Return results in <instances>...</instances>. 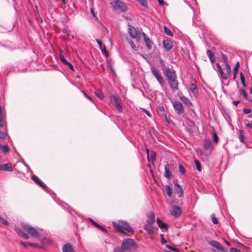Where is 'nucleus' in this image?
<instances>
[{"label":"nucleus","instance_id":"nucleus-1","mask_svg":"<svg viewBox=\"0 0 252 252\" xmlns=\"http://www.w3.org/2000/svg\"><path fill=\"white\" fill-rule=\"evenodd\" d=\"M164 76L167 78L170 87L173 90L178 89V83L176 80L175 71L172 68L167 66L166 70L163 71Z\"/></svg>","mask_w":252,"mask_h":252},{"label":"nucleus","instance_id":"nucleus-2","mask_svg":"<svg viewBox=\"0 0 252 252\" xmlns=\"http://www.w3.org/2000/svg\"><path fill=\"white\" fill-rule=\"evenodd\" d=\"M113 226L117 231H119L122 234H126L124 230L127 231L128 232L133 233L134 231L133 228L130 226L129 223L125 221L120 220L118 222L115 221L113 222Z\"/></svg>","mask_w":252,"mask_h":252},{"label":"nucleus","instance_id":"nucleus-3","mask_svg":"<svg viewBox=\"0 0 252 252\" xmlns=\"http://www.w3.org/2000/svg\"><path fill=\"white\" fill-rule=\"evenodd\" d=\"M109 100L113 106L119 113L123 112V107L121 103V98L120 96L111 94L109 96Z\"/></svg>","mask_w":252,"mask_h":252},{"label":"nucleus","instance_id":"nucleus-4","mask_svg":"<svg viewBox=\"0 0 252 252\" xmlns=\"http://www.w3.org/2000/svg\"><path fill=\"white\" fill-rule=\"evenodd\" d=\"M121 246L125 250L130 251L138 248L137 243L132 239H124L122 242Z\"/></svg>","mask_w":252,"mask_h":252},{"label":"nucleus","instance_id":"nucleus-5","mask_svg":"<svg viewBox=\"0 0 252 252\" xmlns=\"http://www.w3.org/2000/svg\"><path fill=\"white\" fill-rule=\"evenodd\" d=\"M22 227L23 229L28 233L31 236L34 238H38L40 236V233L38 232V230H42V229H35L34 227L32 226L27 224L26 223H22Z\"/></svg>","mask_w":252,"mask_h":252},{"label":"nucleus","instance_id":"nucleus-6","mask_svg":"<svg viewBox=\"0 0 252 252\" xmlns=\"http://www.w3.org/2000/svg\"><path fill=\"white\" fill-rule=\"evenodd\" d=\"M112 7L116 10H118L121 12H125L127 10V6L120 0H116L111 2Z\"/></svg>","mask_w":252,"mask_h":252},{"label":"nucleus","instance_id":"nucleus-7","mask_svg":"<svg viewBox=\"0 0 252 252\" xmlns=\"http://www.w3.org/2000/svg\"><path fill=\"white\" fill-rule=\"evenodd\" d=\"M151 71L153 75L156 77L157 81L160 84V86L163 87L164 81L163 77L161 76L159 70L156 68L155 67L152 66L151 68Z\"/></svg>","mask_w":252,"mask_h":252},{"label":"nucleus","instance_id":"nucleus-8","mask_svg":"<svg viewBox=\"0 0 252 252\" xmlns=\"http://www.w3.org/2000/svg\"><path fill=\"white\" fill-rule=\"evenodd\" d=\"M173 106L178 115H180L184 113V107L180 102L178 101H175L173 104Z\"/></svg>","mask_w":252,"mask_h":252},{"label":"nucleus","instance_id":"nucleus-9","mask_svg":"<svg viewBox=\"0 0 252 252\" xmlns=\"http://www.w3.org/2000/svg\"><path fill=\"white\" fill-rule=\"evenodd\" d=\"M144 228L145 230L149 235H152L158 230V228L154 227L153 224L146 223L144 225Z\"/></svg>","mask_w":252,"mask_h":252},{"label":"nucleus","instance_id":"nucleus-10","mask_svg":"<svg viewBox=\"0 0 252 252\" xmlns=\"http://www.w3.org/2000/svg\"><path fill=\"white\" fill-rule=\"evenodd\" d=\"M210 244L212 247L216 248L217 250L222 252H225L226 251V249L223 248L222 245L218 242V241L212 240L210 242Z\"/></svg>","mask_w":252,"mask_h":252},{"label":"nucleus","instance_id":"nucleus-11","mask_svg":"<svg viewBox=\"0 0 252 252\" xmlns=\"http://www.w3.org/2000/svg\"><path fill=\"white\" fill-rule=\"evenodd\" d=\"M59 58L62 63H63V64L67 65L70 70H71L73 71H74L73 66L72 65V64L70 62H68L65 59L64 56L63 55V54L62 53H60L59 54Z\"/></svg>","mask_w":252,"mask_h":252},{"label":"nucleus","instance_id":"nucleus-12","mask_svg":"<svg viewBox=\"0 0 252 252\" xmlns=\"http://www.w3.org/2000/svg\"><path fill=\"white\" fill-rule=\"evenodd\" d=\"M163 45L166 51L170 50L173 46L172 41L169 39H166L163 41Z\"/></svg>","mask_w":252,"mask_h":252},{"label":"nucleus","instance_id":"nucleus-13","mask_svg":"<svg viewBox=\"0 0 252 252\" xmlns=\"http://www.w3.org/2000/svg\"><path fill=\"white\" fill-rule=\"evenodd\" d=\"M157 223L158 226L161 229L163 232H165L168 229L167 225L164 223L159 218L157 219Z\"/></svg>","mask_w":252,"mask_h":252},{"label":"nucleus","instance_id":"nucleus-14","mask_svg":"<svg viewBox=\"0 0 252 252\" xmlns=\"http://www.w3.org/2000/svg\"><path fill=\"white\" fill-rule=\"evenodd\" d=\"M13 168L10 163L0 164V171L12 172Z\"/></svg>","mask_w":252,"mask_h":252},{"label":"nucleus","instance_id":"nucleus-15","mask_svg":"<svg viewBox=\"0 0 252 252\" xmlns=\"http://www.w3.org/2000/svg\"><path fill=\"white\" fill-rule=\"evenodd\" d=\"M14 231L20 237L23 238L28 240L29 239V236L28 234H26L22 229L17 226L14 227Z\"/></svg>","mask_w":252,"mask_h":252},{"label":"nucleus","instance_id":"nucleus-16","mask_svg":"<svg viewBox=\"0 0 252 252\" xmlns=\"http://www.w3.org/2000/svg\"><path fill=\"white\" fill-rule=\"evenodd\" d=\"M128 32L129 36L132 38H135L137 35V32L136 29L135 28V27L132 26L130 25H128Z\"/></svg>","mask_w":252,"mask_h":252},{"label":"nucleus","instance_id":"nucleus-17","mask_svg":"<svg viewBox=\"0 0 252 252\" xmlns=\"http://www.w3.org/2000/svg\"><path fill=\"white\" fill-rule=\"evenodd\" d=\"M174 184L175 186V190L178 193V197H181L183 195V189L182 187L178 184L177 181H174Z\"/></svg>","mask_w":252,"mask_h":252},{"label":"nucleus","instance_id":"nucleus-18","mask_svg":"<svg viewBox=\"0 0 252 252\" xmlns=\"http://www.w3.org/2000/svg\"><path fill=\"white\" fill-rule=\"evenodd\" d=\"M181 209L180 207L175 205L172 207L171 214L175 217H179L181 214Z\"/></svg>","mask_w":252,"mask_h":252},{"label":"nucleus","instance_id":"nucleus-19","mask_svg":"<svg viewBox=\"0 0 252 252\" xmlns=\"http://www.w3.org/2000/svg\"><path fill=\"white\" fill-rule=\"evenodd\" d=\"M88 220L97 228L98 229L101 230L105 233H107L108 231L107 230L101 226L100 224H99L98 223L95 222L94 220L92 219L91 218H88Z\"/></svg>","mask_w":252,"mask_h":252},{"label":"nucleus","instance_id":"nucleus-20","mask_svg":"<svg viewBox=\"0 0 252 252\" xmlns=\"http://www.w3.org/2000/svg\"><path fill=\"white\" fill-rule=\"evenodd\" d=\"M95 41L98 43L99 48H100V50L101 51L102 54H104L107 57H108L109 54L106 49L105 46L104 45L102 44V43L100 40L96 39Z\"/></svg>","mask_w":252,"mask_h":252},{"label":"nucleus","instance_id":"nucleus-21","mask_svg":"<svg viewBox=\"0 0 252 252\" xmlns=\"http://www.w3.org/2000/svg\"><path fill=\"white\" fill-rule=\"evenodd\" d=\"M142 35L143 36L147 47L149 49H151L152 48V45L153 44V42L144 32H142Z\"/></svg>","mask_w":252,"mask_h":252},{"label":"nucleus","instance_id":"nucleus-22","mask_svg":"<svg viewBox=\"0 0 252 252\" xmlns=\"http://www.w3.org/2000/svg\"><path fill=\"white\" fill-rule=\"evenodd\" d=\"M63 252H74V249L71 244L67 243L63 245Z\"/></svg>","mask_w":252,"mask_h":252},{"label":"nucleus","instance_id":"nucleus-23","mask_svg":"<svg viewBox=\"0 0 252 252\" xmlns=\"http://www.w3.org/2000/svg\"><path fill=\"white\" fill-rule=\"evenodd\" d=\"M32 179L36 184L38 185L41 188L43 189H45L46 188V185L36 175H33Z\"/></svg>","mask_w":252,"mask_h":252},{"label":"nucleus","instance_id":"nucleus-24","mask_svg":"<svg viewBox=\"0 0 252 252\" xmlns=\"http://www.w3.org/2000/svg\"><path fill=\"white\" fill-rule=\"evenodd\" d=\"M212 141L210 138H206L203 143V148L205 150H208L211 147Z\"/></svg>","mask_w":252,"mask_h":252},{"label":"nucleus","instance_id":"nucleus-25","mask_svg":"<svg viewBox=\"0 0 252 252\" xmlns=\"http://www.w3.org/2000/svg\"><path fill=\"white\" fill-rule=\"evenodd\" d=\"M155 222V214L153 212H151L148 217V219L147 220V223L150 224H153Z\"/></svg>","mask_w":252,"mask_h":252},{"label":"nucleus","instance_id":"nucleus-26","mask_svg":"<svg viewBox=\"0 0 252 252\" xmlns=\"http://www.w3.org/2000/svg\"><path fill=\"white\" fill-rule=\"evenodd\" d=\"M216 67H217L221 78L224 80H226L227 79V77L224 73L220 65V64L219 63H216Z\"/></svg>","mask_w":252,"mask_h":252},{"label":"nucleus","instance_id":"nucleus-27","mask_svg":"<svg viewBox=\"0 0 252 252\" xmlns=\"http://www.w3.org/2000/svg\"><path fill=\"white\" fill-rule=\"evenodd\" d=\"M207 54L208 56L210 61L212 63L215 62V57L214 53L210 50H207Z\"/></svg>","mask_w":252,"mask_h":252},{"label":"nucleus","instance_id":"nucleus-28","mask_svg":"<svg viewBox=\"0 0 252 252\" xmlns=\"http://www.w3.org/2000/svg\"><path fill=\"white\" fill-rule=\"evenodd\" d=\"M180 100L184 104H185L186 105H188L189 106L192 105V103L190 101V100L188 98H187V97H185L184 96L181 97H180Z\"/></svg>","mask_w":252,"mask_h":252},{"label":"nucleus","instance_id":"nucleus-29","mask_svg":"<svg viewBox=\"0 0 252 252\" xmlns=\"http://www.w3.org/2000/svg\"><path fill=\"white\" fill-rule=\"evenodd\" d=\"M0 150L4 153H7L10 151V148L7 145H1L0 144Z\"/></svg>","mask_w":252,"mask_h":252},{"label":"nucleus","instance_id":"nucleus-30","mask_svg":"<svg viewBox=\"0 0 252 252\" xmlns=\"http://www.w3.org/2000/svg\"><path fill=\"white\" fill-rule=\"evenodd\" d=\"M164 169H165V173H164V176L167 178L170 179L171 177L172 176V174L169 170V169L167 167L166 165L164 166Z\"/></svg>","mask_w":252,"mask_h":252},{"label":"nucleus","instance_id":"nucleus-31","mask_svg":"<svg viewBox=\"0 0 252 252\" xmlns=\"http://www.w3.org/2000/svg\"><path fill=\"white\" fill-rule=\"evenodd\" d=\"M40 242L41 244H42V246L44 247L45 245H48L51 243V241L50 239L46 237H44L41 239Z\"/></svg>","mask_w":252,"mask_h":252},{"label":"nucleus","instance_id":"nucleus-32","mask_svg":"<svg viewBox=\"0 0 252 252\" xmlns=\"http://www.w3.org/2000/svg\"><path fill=\"white\" fill-rule=\"evenodd\" d=\"M239 66H240L239 63L238 62H237L236 63V65L234 68V72H233V79L234 80L235 79L236 77L237 76Z\"/></svg>","mask_w":252,"mask_h":252},{"label":"nucleus","instance_id":"nucleus-33","mask_svg":"<svg viewBox=\"0 0 252 252\" xmlns=\"http://www.w3.org/2000/svg\"><path fill=\"white\" fill-rule=\"evenodd\" d=\"M0 222L5 225H9V222L7 220L5 216H0Z\"/></svg>","mask_w":252,"mask_h":252},{"label":"nucleus","instance_id":"nucleus-34","mask_svg":"<svg viewBox=\"0 0 252 252\" xmlns=\"http://www.w3.org/2000/svg\"><path fill=\"white\" fill-rule=\"evenodd\" d=\"M165 188L166 192L167 195L169 197H171L172 195V191L171 188H170V187L169 185H166Z\"/></svg>","mask_w":252,"mask_h":252},{"label":"nucleus","instance_id":"nucleus-35","mask_svg":"<svg viewBox=\"0 0 252 252\" xmlns=\"http://www.w3.org/2000/svg\"><path fill=\"white\" fill-rule=\"evenodd\" d=\"M164 31L166 35L170 36H172L173 35V33L167 27H166V26L164 27Z\"/></svg>","mask_w":252,"mask_h":252},{"label":"nucleus","instance_id":"nucleus-36","mask_svg":"<svg viewBox=\"0 0 252 252\" xmlns=\"http://www.w3.org/2000/svg\"><path fill=\"white\" fill-rule=\"evenodd\" d=\"M95 94L101 100H102L104 98V95L100 91L97 90L95 92Z\"/></svg>","mask_w":252,"mask_h":252},{"label":"nucleus","instance_id":"nucleus-37","mask_svg":"<svg viewBox=\"0 0 252 252\" xmlns=\"http://www.w3.org/2000/svg\"><path fill=\"white\" fill-rule=\"evenodd\" d=\"M190 90L193 93H196L197 92V86L194 83H192L190 85Z\"/></svg>","mask_w":252,"mask_h":252},{"label":"nucleus","instance_id":"nucleus-38","mask_svg":"<svg viewBox=\"0 0 252 252\" xmlns=\"http://www.w3.org/2000/svg\"><path fill=\"white\" fill-rule=\"evenodd\" d=\"M194 163H195V165L196 167V169L198 171H200L201 170L202 167H201V165L200 162L198 160L195 159Z\"/></svg>","mask_w":252,"mask_h":252},{"label":"nucleus","instance_id":"nucleus-39","mask_svg":"<svg viewBox=\"0 0 252 252\" xmlns=\"http://www.w3.org/2000/svg\"><path fill=\"white\" fill-rule=\"evenodd\" d=\"M240 76L241 82V83H242L243 86L244 87H246V83H245V76H244V74L242 72H241L240 74Z\"/></svg>","mask_w":252,"mask_h":252},{"label":"nucleus","instance_id":"nucleus-40","mask_svg":"<svg viewBox=\"0 0 252 252\" xmlns=\"http://www.w3.org/2000/svg\"><path fill=\"white\" fill-rule=\"evenodd\" d=\"M137 1H138L141 6L146 7H147V2L146 0H136Z\"/></svg>","mask_w":252,"mask_h":252},{"label":"nucleus","instance_id":"nucleus-41","mask_svg":"<svg viewBox=\"0 0 252 252\" xmlns=\"http://www.w3.org/2000/svg\"><path fill=\"white\" fill-rule=\"evenodd\" d=\"M28 244L29 246L34 247H35V248H37L38 249H43V246H40L38 244H36V243H28Z\"/></svg>","mask_w":252,"mask_h":252},{"label":"nucleus","instance_id":"nucleus-42","mask_svg":"<svg viewBox=\"0 0 252 252\" xmlns=\"http://www.w3.org/2000/svg\"><path fill=\"white\" fill-rule=\"evenodd\" d=\"M149 158H150V161H151L153 163L156 160V153L155 152L154 153H152L151 154L150 157H149Z\"/></svg>","mask_w":252,"mask_h":252},{"label":"nucleus","instance_id":"nucleus-43","mask_svg":"<svg viewBox=\"0 0 252 252\" xmlns=\"http://www.w3.org/2000/svg\"><path fill=\"white\" fill-rule=\"evenodd\" d=\"M159 63H160V65L161 66L162 71H163L165 70H166V68H167V67H166L165 66V63H164V61H163V60L160 59L159 60Z\"/></svg>","mask_w":252,"mask_h":252},{"label":"nucleus","instance_id":"nucleus-44","mask_svg":"<svg viewBox=\"0 0 252 252\" xmlns=\"http://www.w3.org/2000/svg\"><path fill=\"white\" fill-rule=\"evenodd\" d=\"M54 200L56 202H57L60 206H62L65 209H66L67 207V206H68V205L66 204V203H64V202H61L60 201L59 202H58L57 200H56V198H54Z\"/></svg>","mask_w":252,"mask_h":252},{"label":"nucleus","instance_id":"nucleus-45","mask_svg":"<svg viewBox=\"0 0 252 252\" xmlns=\"http://www.w3.org/2000/svg\"><path fill=\"white\" fill-rule=\"evenodd\" d=\"M211 219L213 223L214 224H218V220L217 218L215 216L214 214H212L211 215Z\"/></svg>","mask_w":252,"mask_h":252},{"label":"nucleus","instance_id":"nucleus-46","mask_svg":"<svg viewBox=\"0 0 252 252\" xmlns=\"http://www.w3.org/2000/svg\"><path fill=\"white\" fill-rule=\"evenodd\" d=\"M124 250H125L124 249L122 248V246H121V247H117L115 248L113 252H124Z\"/></svg>","mask_w":252,"mask_h":252},{"label":"nucleus","instance_id":"nucleus-47","mask_svg":"<svg viewBox=\"0 0 252 252\" xmlns=\"http://www.w3.org/2000/svg\"><path fill=\"white\" fill-rule=\"evenodd\" d=\"M244 122L246 127L252 129V123H249L248 120H245Z\"/></svg>","mask_w":252,"mask_h":252},{"label":"nucleus","instance_id":"nucleus-48","mask_svg":"<svg viewBox=\"0 0 252 252\" xmlns=\"http://www.w3.org/2000/svg\"><path fill=\"white\" fill-rule=\"evenodd\" d=\"M239 134L240 141L242 143H244V137H243V132H242V131L241 130H239Z\"/></svg>","mask_w":252,"mask_h":252},{"label":"nucleus","instance_id":"nucleus-49","mask_svg":"<svg viewBox=\"0 0 252 252\" xmlns=\"http://www.w3.org/2000/svg\"><path fill=\"white\" fill-rule=\"evenodd\" d=\"M179 170L183 174H185L186 173L185 168L182 164L179 165Z\"/></svg>","mask_w":252,"mask_h":252},{"label":"nucleus","instance_id":"nucleus-50","mask_svg":"<svg viewBox=\"0 0 252 252\" xmlns=\"http://www.w3.org/2000/svg\"><path fill=\"white\" fill-rule=\"evenodd\" d=\"M221 57H222V59L223 62L225 64V65L227 64H228V61H227V58L226 56L224 54H222L221 55Z\"/></svg>","mask_w":252,"mask_h":252},{"label":"nucleus","instance_id":"nucleus-51","mask_svg":"<svg viewBox=\"0 0 252 252\" xmlns=\"http://www.w3.org/2000/svg\"><path fill=\"white\" fill-rule=\"evenodd\" d=\"M160 239H161V244L162 245H164L165 243H166V241L164 239V235L163 234H160Z\"/></svg>","mask_w":252,"mask_h":252},{"label":"nucleus","instance_id":"nucleus-52","mask_svg":"<svg viewBox=\"0 0 252 252\" xmlns=\"http://www.w3.org/2000/svg\"><path fill=\"white\" fill-rule=\"evenodd\" d=\"M241 92H242V93L243 94V97L246 99H247L248 98V94H247V92L245 91V90L244 89H242L241 90Z\"/></svg>","mask_w":252,"mask_h":252},{"label":"nucleus","instance_id":"nucleus-53","mask_svg":"<svg viewBox=\"0 0 252 252\" xmlns=\"http://www.w3.org/2000/svg\"><path fill=\"white\" fill-rule=\"evenodd\" d=\"M226 71L228 74H231V67H230V65H229V64H226Z\"/></svg>","mask_w":252,"mask_h":252},{"label":"nucleus","instance_id":"nucleus-54","mask_svg":"<svg viewBox=\"0 0 252 252\" xmlns=\"http://www.w3.org/2000/svg\"><path fill=\"white\" fill-rule=\"evenodd\" d=\"M129 43L130 44L131 47L133 48L134 50L136 51L137 50L136 46L134 44L132 40H130L129 41Z\"/></svg>","mask_w":252,"mask_h":252},{"label":"nucleus","instance_id":"nucleus-55","mask_svg":"<svg viewBox=\"0 0 252 252\" xmlns=\"http://www.w3.org/2000/svg\"><path fill=\"white\" fill-rule=\"evenodd\" d=\"M213 140L216 143H217L219 141V137L215 132L213 133Z\"/></svg>","mask_w":252,"mask_h":252},{"label":"nucleus","instance_id":"nucleus-56","mask_svg":"<svg viewBox=\"0 0 252 252\" xmlns=\"http://www.w3.org/2000/svg\"><path fill=\"white\" fill-rule=\"evenodd\" d=\"M81 92L83 93V94L84 95V96L87 98L89 100H90V101H92V99L91 97H90L86 93V92L84 91V90H82L81 91Z\"/></svg>","mask_w":252,"mask_h":252},{"label":"nucleus","instance_id":"nucleus-57","mask_svg":"<svg viewBox=\"0 0 252 252\" xmlns=\"http://www.w3.org/2000/svg\"><path fill=\"white\" fill-rule=\"evenodd\" d=\"M251 112V110L249 108H244L243 109V112H244V113H245L246 114H248L250 113Z\"/></svg>","mask_w":252,"mask_h":252},{"label":"nucleus","instance_id":"nucleus-58","mask_svg":"<svg viewBox=\"0 0 252 252\" xmlns=\"http://www.w3.org/2000/svg\"><path fill=\"white\" fill-rule=\"evenodd\" d=\"M231 252H241V251L239 249H237L235 248H232L230 249Z\"/></svg>","mask_w":252,"mask_h":252},{"label":"nucleus","instance_id":"nucleus-59","mask_svg":"<svg viewBox=\"0 0 252 252\" xmlns=\"http://www.w3.org/2000/svg\"><path fill=\"white\" fill-rule=\"evenodd\" d=\"M159 4L160 6H163L165 4V2L163 0H158Z\"/></svg>","mask_w":252,"mask_h":252},{"label":"nucleus","instance_id":"nucleus-60","mask_svg":"<svg viewBox=\"0 0 252 252\" xmlns=\"http://www.w3.org/2000/svg\"><path fill=\"white\" fill-rule=\"evenodd\" d=\"M28 242H21L20 243L21 244L24 246V247H27L28 246H29L28 244Z\"/></svg>","mask_w":252,"mask_h":252},{"label":"nucleus","instance_id":"nucleus-61","mask_svg":"<svg viewBox=\"0 0 252 252\" xmlns=\"http://www.w3.org/2000/svg\"><path fill=\"white\" fill-rule=\"evenodd\" d=\"M188 120L189 121L190 126H195V123L193 121H192L190 119H188Z\"/></svg>","mask_w":252,"mask_h":252},{"label":"nucleus","instance_id":"nucleus-62","mask_svg":"<svg viewBox=\"0 0 252 252\" xmlns=\"http://www.w3.org/2000/svg\"><path fill=\"white\" fill-rule=\"evenodd\" d=\"M146 153H147V159L149 162H150V158H149V150L148 149H146Z\"/></svg>","mask_w":252,"mask_h":252},{"label":"nucleus","instance_id":"nucleus-63","mask_svg":"<svg viewBox=\"0 0 252 252\" xmlns=\"http://www.w3.org/2000/svg\"><path fill=\"white\" fill-rule=\"evenodd\" d=\"M240 103L239 100H234L233 101V104L235 106H237Z\"/></svg>","mask_w":252,"mask_h":252},{"label":"nucleus","instance_id":"nucleus-64","mask_svg":"<svg viewBox=\"0 0 252 252\" xmlns=\"http://www.w3.org/2000/svg\"><path fill=\"white\" fill-rule=\"evenodd\" d=\"M224 242L228 246H230V243L228 242L227 241L223 239Z\"/></svg>","mask_w":252,"mask_h":252}]
</instances>
